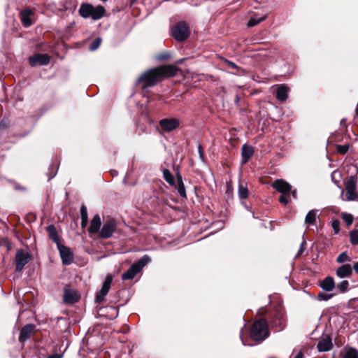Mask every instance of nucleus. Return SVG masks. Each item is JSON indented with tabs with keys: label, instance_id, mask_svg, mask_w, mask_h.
<instances>
[{
	"label": "nucleus",
	"instance_id": "obj_32",
	"mask_svg": "<svg viewBox=\"0 0 358 358\" xmlns=\"http://www.w3.org/2000/svg\"><path fill=\"white\" fill-rule=\"evenodd\" d=\"M150 262V258L148 255H144L142 257L137 263H135L134 265L137 266L138 269L141 271L146 264H148Z\"/></svg>",
	"mask_w": 358,
	"mask_h": 358
},
{
	"label": "nucleus",
	"instance_id": "obj_19",
	"mask_svg": "<svg viewBox=\"0 0 358 358\" xmlns=\"http://www.w3.org/2000/svg\"><path fill=\"white\" fill-rule=\"evenodd\" d=\"M254 154V148L251 145L244 144L242 147V163L246 164Z\"/></svg>",
	"mask_w": 358,
	"mask_h": 358
},
{
	"label": "nucleus",
	"instance_id": "obj_17",
	"mask_svg": "<svg viewBox=\"0 0 358 358\" xmlns=\"http://www.w3.org/2000/svg\"><path fill=\"white\" fill-rule=\"evenodd\" d=\"M101 225V217L98 214H96L91 220L90 226L88 229L89 233L92 234L99 232Z\"/></svg>",
	"mask_w": 358,
	"mask_h": 358
},
{
	"label": "nucleus",
	"instance_id": "obj_29",
	"mask_svg": "<svg viewBox=\"0 0 358 358\" xmlns=\"http://www.w3.org/2000/svg\"><path fill=\"white\" fill-rule=\"evenodd\" d=\"M266 18V15H264L262 16H259L258 15H254L250 19L248 22V26L250 27H254L261 22L264 21Z\"/></svg>",
	"mask_w": 358,
	"mask_h": 358
},
{
	"label": "nucleus",
	"instance_id": "obj_42",
	"mask_svg": "<svg viewBox=\"0 0 358 358\" xmlns=\"http://www.w3.org/2000/svg\"><path fill=\"white\" fill-rule=\"evenodd\" d=\"M178 193L181 196H183V197L186 196L185 187L181 180L179 182Z\"/></svg>",
	"mask_w": 358,
	"mask_h": 358
},
{
	"label": "nucleus",
	"instance_id": "obj_39",
	"mask_svg": "<svg viewBox=\"0 0 358 358\" xmlns=\"http://www.w3.org/2000/svg\"><path fill=\"white\" fill-rule=\"evenodd\" d=\"M349 150V145L345 144V145H338L336 146V151L339 154H341V155H344Z\"/></svg>",
	"mask_w": 358,
	"mask_h": 358
},
{
	"label": "nucleus",
	"instance_id": "obj_15",
	"mask_svg": "<svg viewBox=\"0 0 358 358\" xmlns=\"http://www.w3.org/2000/svg\"><path fill=\"white\" fill-rule=\"evenodd\" d=\"M35 325L29 324L23 327L20 331L19 341L24 342L27 340L34 333Z\"/></svg>",
	"mask_w": 358,
	"mask_h": 358
},
{
	"label": "nucleus",
	"instance_id": "obj_51",
	"mask_svg": "<svg viewBox=\"0 0 358 358\" xmlns=\"http://www.w3.org/2000/svg\"><path fill=\"white\" fill-rule=\"evenodd\" d=\"M61 357H62L59 355H55L50 356L48 358H61Z\"/></svg>",
	"mask_w": 358,
	"mask_h": 358
},
{
	"label": "nucleus",
	"instance_id": "obj_44",
	"mask_svg": "<svg viewBox=\"0 0 358 358\" xmlns=\"http://www.w3.org/2000/svg\"><path fill=\"white\" fill-rule=\"evenodd\" d=\"M331 294H326V293H324V292H320L318 294V298L320 299H321V300L327 301L329 299H331Z\"/></svg>",
	"mask_w": 358,
	"mask_h": 358
},
{
	"label": "nucleus",
	"instance_id": "obj_47",
	"mask_svg": "<svg viewBox=\"0 0 358 358\" xmlns=\"http://www.w3.org/2000/svg\"><path fill=\"white\" fill-rule=\"evenodd\" d=\"M227 63L229 67H230V68H232V69H236L237 68V66L234 62H229V61H227Z\"/></svg>",
	"mask_w": 358,
	"mask_h": 358
},
{
	"label": "nucleus",
	"instance_id": "obj_3",
	"mask_svg": "<svg viewBox=\"0 0 358 358\" xmlns=\"http://www.w3.org/2000/svg\"><path fill=\"white\" fill-rule=\"evenodd\" d=\"M172 35L177 41H183L189 36V29L187 24L181 21L172 28Z\"/></svg>",
	"mask_w": 358,
	"mask_h": 358
},
{
	"label": "nucleus",
	"instance_id": "obj_30",
	"mask_svg": "<svg viewBox=\"0 0 358 358\" xmlns=\"http://www.w3.org/2000/svg\"><path fill=\"white\" fill-rule=\"evenodd\" d=\"M317 216V210H312L308 213L306 216L305 222L308 224H313Z\"/></svg>",
	"mask_w": 358,
	"mask_h": 358
},
{
	"label": "nucleus",
	"instance_id": "obj_24",
	"mask_svg": "<svg viewBox=\"0 0 358 358\" xmlns=\"http://www.w3.org/2000/svg\"><path fill=\"white\" fill-rule=\"evenodd\" d=\"M322 289L327 292L332 291L335 287V283L333 278L329 276L325 278L320 283Z\"/></svg>",
	"mask_w": 358,
	"mask_h": 358
},
{
	"label": "nucleus",
	"instance_id": "obj_55",
	"mask_svg": "<svg viewBox=\"0 0 358 358\" xmlns=\"http://www.w3.org/2000/svg\"><path fill=\"white\" fill-rule=\"evenodd\" d=\"M334 358V357H333Z\"/></svg>",
	"mask_w": 358,
	"mask_h": 358
},
{
	"label": "nucleus",
	"instance_id": "obj_54",
	"mask_svg": "<svg viewBox=\"0 0 358 358\" xmlns=\"http://www.w3.org/2000/svg\"><path fill=\"white\" fill-rule=\"evenodd\" d=\"M165 57H159V59H163Z\"/></svg>",
	"mask_w": 358,
	"mask_h": 358
},
{
	"label": "nucleus",
	"instance_id": "obj_35",
	"mask_svg": "<svg viewBox=\"0 0 358 358\" xmlns=\"http://www.w3.org/2000/svg\"><path fill=\"white\" fill-rule=\"evenodd\" d=\"M336 261L338 263H344L346 262H350V257L348 255V254L345 252H343L338 256Z\"/></svg>",
	"mask_w": 358,
	"mask_h": 358
},
{
	"label": "nucleus",
	"instance_id": "obj_23",
	"mask_svg": "<svg viewBox=\"0 0 358 358\" xmlns=\"http://www.w3.org/2000/svg\"><path fill=\"white\" fill-rule=\"evenodd\" d=\"M140 272V270L137 267V266L132 264L130 268L122 274V280H131L135 275Z\"/></svg>",
	"mask_w": 358,
	"mask_h": 358
},
{
	"label": "nucleus",
	"instance_id": "obj_8",
	"mask_svg": "<svg viewBox=\"0 0 358 358\" xmlns=\"http://www.w3.org/2000/svg\"><path fill=\"white\" fill-rule=\"evenodd\" d=\"M180 121L176 118H165L159 121V125L164 131H171L178 127Z\"/></svg>",
	"mask_w": 358,
	"mask_h": 358
},
{
	"label": "nucleus",
	"instance_id": "obj_33",
	"mask_svg": "<svg viewBox=\"0 0 358 358\" xmlns=\"http://www.w3.org/2000/svg\"><path fill=\"white\" fill-rule=\"evenodd\" d=\"M343 358H358V351L352 348L346 349Z\"/></svg>",
	"mask_w": 358,
	"mask_h": 358
},
{
	"label": "nucleus",
	"instance_id": "obj_14",
	"mask_svg": "<svg viewBox=\"0 0 358 358\" xmlns=\"http://www.w3.org/2000/svg\"><path fill=\"white\" fill-rule=\"evenodd\" d=\"M272 187L282 194H287L292 190V186L282 180H276Z\"/></svg>",
	"mask_w": 358,
	"mask_h": 358
},
{
	"label": "nucleus",
	"instance_id": "obj_11",
	"mask_svg": "<svg viewBox=\"0 0 358 358\" xmlns=\"http://www.w3.org/2000/svg\"><path fill=\"white\" fill-rule=\"evenodd\" d=\"M333 348L331 338L329 336H324L320 338L317 345L319 352H328Z\"/></svg>",
	"mask_w": 358,
	"mask_h": 358
},
{
	"label": "nucleus",
	"instance_id": "obj_10",
	"mask_svg": "<svg viewBox=\"0 0 358 358\" xmlns=\"http://www.w3.org/2000/svg\"><path fill=\"white\" fill-rule=\"evenodd\" d=\"M57 248L59 250L62 263L65 265H69L72 262V253L69 248L63 245L62 243L58 244Z\"/></svg>",
	"mask_w": 358,
	"mask_h": 358
},
{
	"label": "nucleus",
	"instance_id": "obj_28",
	"mask_svg": "<svg viewBox=\"0 0 358 358\" xmlns=\"http://www.w3.org/2000/svg\"><path fill=\"white\" fill-rule=\"evenodd\" d=\"M238 196L241 199H245L248 196V189L245 184L239 182L238 184Z\"/></svg>",
	"mask_w": 358,
	"mask_h": 358
},
{
	"label": "nucleus",
	"instance_id": "obj_49",
	"mask_svg": "<svg viewBox=\"0 0 358 358\" xmlns=\"http://www.w3.org/2000/svg\"><path fill=\"white\" fill-rule=\"evenodd\" d=\"M6 127V123L4 121H1L0 122V129H2Z\"/></svg>",
	"mask_w": 358,
	"mask_h": 358
},
{
	"label": "nucleus",
	"instance_id": "obj_22",
	"mask_svg": "<svg viewBox=\"0 0 358 358\" xmlns=\"http://www.w3.org/2000/svg\"><path fill=\"white\" fill-rule=\"evenodd\" d=\"M105 11V8L102 6H97L96 7L92 6L90 17L94 20H99L104 15Z\"/></svg>",
	"mask_w": 358,
	"mask_h": 358
},
{
	"label": "nucleus",
	"instance_id": "obj_43",
	"mask_svg": "<svg viewBox=\"0 0 358 358\" xmlns=\"http://www.w3.org/2000/svg\"><path fill=\"white\" fill-rule=\"evenodd\" d=\"M331 226L335 231L337 234L339 231L340 222L338 220H333L331 223Z\"/></svg>",
	"mask_w": 358,
	"mask_h": 358
},
{
	"label": "nucleus",
	"instance_id": "obj_21",
	"mask_svg": "<svg viewBox=\"0 0 358 358\" xmlns=\"http://www.w3.org/2000/svg\"><path fill=\"white\" fill-rule=\"evenodd\" d=\"M271 324L273 327L277 328L278 330H282L285 326V320L283 315L280 313L275 314V317L271 320Z\"/></svg>",
	"mask_w": 358,
	"mask_h": 358
},
{
	"label": "nucleus",
	"instance_id": "obj_1",
	"mask_svg": "<svg viewBox=\"0 0 358 358\" xmlns=\"http://www.w3.org/2000/svg\"><path fill=\"white\" fill-rule=\"evenodd\" d=\"M160 73L157 68L151 69L141 74L137 80V83L141 84L143 89L152 87L161 81Z\"/></svg>",
	"mask_w": 358,
	"mask_h": 358
},
{
	"label": "nucleus",
	"instance_id": "obj_53",
	"mask_svg": "<svg viewBox=\"0 0 358 358\" xmlns=\"http://www.w3.org/2000/svg\"><path fill=\"white\" fill-rule=\"evenodd\" d=\"M241 203H242L243 205H244V206L245 207V208H246L247 210H249V207H248L247 205H245L244 202H242Z\"/></svg>",
	"mask_w": 358,
	"mask_h": 358
},
{
	"label": "nucleus",
	"instance_id": "obj_37",
	"mask_svg": "<svg viewBox=\"0 0 358 358\" xmlns=\"http://www.w3.org/2000/svg\"><path fill=\"white\" fill-rule=\"evenodd\" d=\"M342 219L345 222L346 224L348 226L352 224V223L353 222V216L350 214V213H342Z\"/></svg>",
	"mask_w": 358,
	"mask_h": 358
},
{
	"label": "nucleus",
	"instance_id": "obj_38",
	"mask_svg": "<svg viewBox=\"0 0 358 358\" xmlns=\"http://www.w3.org/2000/svg\"><path fill=\"white\" fill-rule=\"evenodd\" d=\"M101 43V39L100 38H96L90 45V46H89L90 50L92 51L96 50L100 46Z\"/></svg>",
	"mask_w": 358,
	"mask_h": 358
},
{
	"label": "nucleus",
	"instance_id": "obj_7",
	"mask_svg": "<svg viewBox=\"0 0 358 358\" xmlns=\"http://www.w3.org/2000/svg\"><path fill=\"white\" fill-rule=\"evenodd\" d=\"M30 255L22 250H17L15 255L16 271L20 272L29 262Z\"/></svg>",
	"mask_w": 358,
	"mask_h": 358
},
{
	"label": "nucleus",
	"instance_id": "obj_18",
	"mask_svg": "<svg viewBox=\"0 0 358 358\" xmlns=\"http://www.w3.org/2000/svg\"><path fill=\"white\" fill-rule=\"evenodd\" d=\"M79 299V296L74 291L70 289H64V293L63 296V300L66 303H74L77 302Z\"/></svg>",
	"mask_w": 358,
	"mask_h": 358
},
{
	"label": "nucleus",
	"instance_id": "obj_13",
	"mask_svg": "<svg viewBox=\"0 0 358 358\" xmlns=\"http://www.w3.org/2000/svg\"><path fill=\"white\" fill-rule=\"evenodd\" d=\"M34 11L31 9H24L20 13V17L22 24L28 27L33 23L31 16L34 15Z\"/></svg>",
	"mask_w": 358,
	"mask_h": 358
},
{
	"label": "nucleus",
	"instance_id": "obj_12",
	"mask_svg": "<svg viewBox=\"0 0 358 358\" xmlns=\"http://www.w3.org/2000/svg\"><path fill=\"white\" fill-rule=\"evenodd\" d=\"M160 73L161 79L166 77H171L176 74L178 69L173 65H166L157 67Z\"/></svg>",
	"mask_w": 358,
	"mask_h": 358
},
{
	"label": "nucleus",
	"instance_id": "obj_27",
	"mask_svg": "<svg viewBox=\"0 0 358 358\" xmlns=\"http://www.w3.org/2000/svg\"><path fill=\"white\" fill-rule=\"evenodd\" d=\"M81 227L85 228L88 223V215L87 208L82 205L80 207Z\"/></svg>",
	"mask_w": 358,
	"mask_h": 358
},
{
	"label": "nucleus",
	"instance_id": "obj_9",
	"mask_svg": "<svg viewBox=\"0 0 358 358\" xmlns=\"http://www.w3.org/2000/svg\"><path fill=\"white\" fill-rule=\"evenodd\" d=\"M50 57L47 54H36L29 58L31 66L47 65L50 62Z\"/></svg>",
	"mask_w": 358,
	"mask_h": 358
},
{
	"label": "nucleus",
	"instance_id": "obj_6",
	"mask_svg": "<svg viewBox=\"0 0 358 358\" xmlns=\"http://www.w3.org/2000/svg\"><path fill=\"white\" fill-rule=\"evenodd\" d=\"M113 280V277L111 275H108L103 283L102 287L99 292H98L96 294L95 302L96 303H101L103 301L105 296L109 292L110 285Z\"/></svg>",
	"mask_w": 358,
	"mask_h": 358
},
{
	"label": "nucleus",
	"instance_id": "obj_46",
	"mask_svg": "<svg viewBox=\"0 0 358 358\" xmlns=\"http://www.w3.org/2000/svg\"><path fill=\"white\" fill-rule=\"evenodd\" d=\"M304 245H305V242H304V241H303V242L301 243V246H300V248H299V251H298V252H297V255H296V256H297V257H299V256H300V255H302V253L303 252V250H304V248H303Z\"/></svg>",
	"mask_w": 358,
	"mask_h": 358
},
{
	"label": "nucleus",
	"instance_id": "obj_25",
	"mask_svg": "<svg viewBox=\"0 0 358 358\" xmlns=\"http://www.w3.org/2000/svg\"><path fill=\"white\" fill-rule=\"evenodd\" d=\"M47 231L48 233L49 238L55 242L57 245L60 244L59 237L57 234V231L54 225H50L47 227Z\"/></svg>",
	"mask_w": 358,
	"mask_h": 358
},
{
	"label": "nucleus",
	"instance_id": "obj_2",
	"mask_svg": "<svg viewBox=\"0 0 358 358\" xmlns=\"http://www.w3.org/2000/svg\"><path fill=\"white\" fill-rule=\"evenodd\" d=\"M268 327L267 322L264 320H259L255 322L251 329V338L257 341H262L268 336Z\"/></svg>",
	"mask_w": 358,
	"mask_h": 358
},
{
	"label": "nucleus",
	"instance_id": "obj_45",
	"mask_svg": "<svg viewBox=\"0 0 358 358\" xmlns=\"http://www.w3.org/2000/svg\"><path fill=\"white\" fill-rule=\"evenodd\" d=\"M198 152H199V155L200 159L201 161L204 162L203 150V147L200 144L198 145Z\"/></svg>",
	"mask_w": 358,
	"mask_h": 358
},
{
	"label": "nucleus",
	"instance_id": "obj_50",
	"mask_svg": "<svg viewBox=\"0 0 358 358\" xmlns=\"http://www.w3.org/2000/svg\"><path fill=\"white\" fill-rule=\"evenodd\" d=\"M303 353L299 352L294 358H303Z\"/></svg>",
	"mask_w": 358,
	"mask_h": 358
},
{
	"label": "nucleus",
	"instance_id": "obj_16",
	"mask_svg": "<svg viewBox=\"0 0 358 358\" xmlns=\"http://www.w3.org/2000/svg\"><path fill=\"white\" fill-rule=\"evenodd\" d=\"M352 273V268L348 264H343L336 269V274L340 278L350 277Z\"/></svg>",
	"mask_w": 358,
	"mask_h": 358
},
{
	"label": "nucleus",
	"instance_id": "obj_20",
	"mask_svg": "<svg viewBox=\"0 0 358 358\" xmlns=\"http://www.w3.org/2000/svg\"><path fill=\"white\" fill-rule=\"evenodd\" d=\"M289 87L285 85H278L276 90V99L280 101H285L288 96Z\"/></svg>",
	"mask_w": 358,
	"mask_h": 358
},
{
	"label": "nucleus",
	"instance_id": "obj_34",
	"mask_svg": "<svg viewBox=\"0 0 358 358\" xmlns=\"http://www.w3.org/2000/svg\"><path fill=\"white\" fill-rule=\"evenodd\" d=\"M350 242L352 245H358V230L354 229L350 233Z\"/></svg>",
	"mask_w": 358,
	"mask_h": 358
},
{
	"label": "nucleus",
	"instance_id": "obj_31",
	"mask_svg": "<svg viewBox=\"0 0 358 358\" xmlns=\"http://www.w3.org/2000/svg\"><path fill=\"white\" fill-rule=\"evenodd\" d=\"M163 176L164 180L170 185H173L175 184V179L173 174L169 169H164L163 171Z\"/></svg>",
	"mask_w": 358,
	"mask_h": 358
},
{
	"label": "nucleus",
	"instance_id": "obj_48",
	"mask_svg": "<svg viewBox=\"0 0 358 358\" xmlns=\"http://www.w3.org/2000/svg\"><path fill=\"white\" fill-rule=\"evenodd\" d=\"M353 269L355 271L356 273H358V262L355 263L353 266Z\"/></svg>",
	"mask_w": 358,
	"mask_h": 358
},
{
	"label": "nucleus",
	"instance_id": "obj_41",
	"mask_svg": "<svg viewBox=\"0 0 358 358\" xmlns=\"http://www.w3.org/2000/svg\"><path fill=\"white\" fill-rule=\"evenodd\" d=\"M289 201V194H282L279 198V201L282 203L287 204Z\"/></svg>",
	"mask_w": 358,
	"mask_h": 358
},
{
	"label": "nucleus",
	"instance_id": "obj_36",
	"mask_svg": "<svg viewBox=\"0 0 358 358\" xmlns=\"http://www.w3.org/2000/svg\"><path fill=\"white\" fill-rule=\"evenodd\" d=\"M349 282L348 280H343L337 285V289L342 293L348 290Z\"/></svg>",
	"mask_w": 358,
	"mask_h": 358
},
{
	"label": "nucleus",
	"instance_id": "obj_52",
	"mask_svg": "<svg viewBox=\"0 0 358 358\" xmlns=\"http://www.w3.org/2000/svg\"><path fill=\"white\" fill-rule=\"evenodd\" d=\"M292 194L294 198H296V190L292 191Z\"/></svg>",
	"mask_w": 358,
	"mask_h": 358
},
{
	"label": "nucleus",
	"instance_id": "obj_26",
	"mask_svg": "<svg viewBox=\"0 0 358 358\" xmlns=\"http://www.w3.org/2000/svg\"><path fill=\"white\" fill-rule=\"evenodd\" d=\"M92 5L83 3L80 7L79 13L84 18L90 17L92 13Z\"/></svg>",
	"mask_w": 358,
	"mask_h": 358
},
{
	"label": "nucleus",
	"instance_id": "obj_4",
	"mask_svg": "<svg viewBox=\"0 0 358 358\" xmlns=\"http://www.w3.org/2000/svg\"><path fill=\"white\" fill-rule=\"evenodd\" d=\"M346 201H355L358 199V194L357 192V181L354 176H351L345 185Z\"/></svg>",
	"mask_w": 358,
	"mask_h": 358
},
{
	"label": "nucleus",
	"instance_id": "obj_40",
	"mask_svg": "<svg viewBox=\"0 0 358 358\" xmlns=\"http://www.w3.org/2000/svg\"><path fill=\"white\" fill-rule=\"evenodd\" d=\"M106 309L108 310V312H110L111 313V315L109 317L110 319L116 318L117 317L118 310L115 307H112V306L106 307Z\"/></svg>",
	"mask_w": 358,
	"mask_h": 358
},
{
	"label": "nucleus",
	"instance_id": "obj_5",
	"mask_svg": "<svg viewBox=\"0 0 358 358\" xmlns=\"http://www.w3.org/2000/svg\"><path fill=\"white\" fill-rule=\"evenodd\" d=\"M116 229L117 222L113 219L108 220L103 223L99 231V236L102 238H110Z\"/></svg>",
	"mask_w": 358,
	"mask_h": 358
}]
</instances>
